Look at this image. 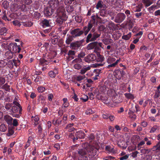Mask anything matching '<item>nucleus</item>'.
I'll return each mask as SVG.
<instances>
[{"instance_id":"20","label":"nucleus","mask_w":160,"mask_h":160,"mask_svg":"<svg viewBox=\"0 0 160 160\" xmlns=\"http://www.w3.org/2000/svg\"><path fill=\"white\" fill-rule=\"evenodd\" d=\"M97 56L96 60L97 62H101L104 60V58L103 56L100 55L99 53H97Z\"/></svg>"},{"instance_id":"41","label":"nucleus","mask_w":160,"mask_h":160,"mask_svg":"<svg viewBox=\"0 0 160 160\" xmlns=\"http://www.w3.org/2000/svg\"><path fill=\"white\" fill-rule=\"evenodd\" d=\"M158 127L157 125L154 126L152 128H151V130L150 131V132L154 133L156 130L158 128Z\"/></svg>"},{"instance_id":"22","label":"nucleus","mask_w":160,"mask_h":160,"mask_svg":"<svg viewBox=\"0 0 160 160\" xmlns=\"http://www.w3.org/2000/svg\"><path fill=\"white\" fill-rule=\"evenodd\" d=\"M75 54V52L74 51L72 50H69L68 52V55L69 56V59L70 60L74 58V56Z\"/></svg>"},{"instance_id":"37","label":"nucleus","mask_w":160,"mask_h":160,"mask_svg":"<svg viewBox=\"0 0 160 160\" xmlns=\"http://www.w3.org/2000/svg\"><path fill=\"white\" fill-rule=\"evenodd\" d=\"M12 23L15 26L20 27L22 25V22L18 20H16L13 21Z\"/></svg>"},{"instance_id":"63","label":"nucleus","mask_w":160,"mask_h":160,"mask_svg":"<svg viewBox=\"0 0 160 160\" xmlns=\"http://www.w3.org/2000/svg\"><path fill=\"white\" fill-rule=\"evenodd\" d=\"M5 82V79L2 78H0V85L3 84Z\"/></svg>"},{"instance_id":"33","label":"nucleus","mask_w":160,"mask_h":160,"mask_svg":"<svg viewBox=\"0 0 160 160\" xmlns=\"http://www.w3.org/2000/svg\"><path fill=\"white\" fill-rule=\"evenodd\" d=\"M131 32H129L127 35H123L122 37V38L125 40H128L131 38Z\"/></svg>"},{"instance_id":"6","label":"nucleus","mask_w":160,"mask_h":160,"mask_svg":"<svg viewBox=\"0 0 160 160\" xmlns=\"http://www.w3.org/2000/svg\"><path fill=\"white\" fill-rule=\"evenodd\" d=\"M82 59L80 58H76L73 60L72 63L75 64L74 65L75 69L77 70L81 69L82 67Z\"/></svg>"},{"instance_id":"36","label":"nucleus","mask_w":160,"mask_h":160,"mask_svg":"<svg viewBox=\"0 0 160 160\" xmlns=\"http://www.w3.org/2000/svg\"><path fill=\"white\" fill-rule=\"evenodd\" d=\"M32 120L35 121V125L38 124V122L39 120V118L38 116H35L34 117L33 116L32 117Z\"/></svg>"},{"instance_id":"53","label":"nucleus","mask_w":160,"mask_h":160,"mask_svg":"<svg viewBox=\"0 0 160 160\" xmlns=\"http://www.w3.org/2000/svg\"><path fill=\"white\" fill-rule=\"evenodd\" d=\"M129 155L127 154L119 158L120 160H127L129 157Z\"/></svg>"},{"instance_id":"19","label":"nucleus","mask_w":160,"mask_h":160,"mask_svg":"<svg viewBox=\"0 0 160 160\" xmlns=\"http://www.w3.org/2000/svg\"><path fill=\"white\" fill-rule=\"evenodd\" d=\"M80 46V44L78 42L72 43L70 44V47L72 49H75Z\"/></svg>"},{"instance_id":"64","label":"nucleus","mask_w":160,"mask_h":160,"mask_svg":"<svg viewBox=\"0 0 160 160\" xmlns=\"http://www.w3.org/2000/svg\"><path fill=\"white\" fill-rule=\"evenodd\" d=\"M114 158V157L111 156H108L104 160H112Z\"/></svg>"},{"instance_id":"3","label":"nucleus","mask_w":160,"mask_h":160,"mask_svg":"<svg viewBox=\"0 0 160 160\" xmlns=\"http://www.w3.org/2000/svg\"><path fill=\"white\" fill-rule=\"evenodd\" d=\"M120 60V58L117 60L116 61V59L115 58L109 56L107 59V62L109 64L107 66V68L109 69L111 68H114L119 63Z\"/></svg>"},{"instance_id":"29","label":"nucleus","mask_w":160,"mask_h":160,"mask_svg":"<svg viewBox=\"0 0 160 160\" xmlns=\"http://www.w3.org/2000/svg\"><path fill=\"white\" fill-rule=\"evenodd\" d=\"M102 42L105 45H108L112 42V40L111 39L107 38L103 39Z\"/></svg>"},{"instance_id":"26","label":"nucleus","mask_w":160,"mask_h":160,"mask_svg":"<svg viewBox=\"0 0 160 160\" xmlns=\"http://www.w3.org/2000/svg\"><path fill=\"white\" fill-rule=\"evenodd\" d=\"M85 78V76L84 75H79L76 77V79L77 81L81 83V82L82 80L84 79Z\"/></svg>"},{"instance_id":"17","label":"nucleus","mask_w":160,"mask_h":160,"mask_svg":"<svg viewBox=\"0 0 160 160\" xmlns=\"http://www.w3.org/2000/svg\"><path fill=\"white\" fill-rule=\"evenodd\" d=\"M5 56L7 59H11L13 57V52L11 50H8L5 53Z\"/></svg>"},{"instance_id":"39","label":"nucleus","mask_w":160,"mask_h":160,"mask_svg":"<svg viewBox=\"0 0 160 160\" xmlns=\"http://www.w3.org/2000/svg\"><path fill=\"white\" fill-rule=\"evenodd\" d=\"M61 122V120L59 119L55 120L54 119L53 120V124L54 125L57 124L58 125H60Z\"/></svg>"},{"instance_id":"47","label":"nucleus","mask_w":160,"mask_h":160,"mask_svg":"<svg viewBox=\"0 0 160 160\" xmlns=\"http://www.w3.org/2000/svg\"><path fill=\"white\" fill-rule=\"evenodd\" d=\"M2 5L3 7L5 9H6L8 7L9 3L7 1H4L3 2Z\"/></svg>"},{"instance_id":"43","label":"nucleus","mask_w":160,"mask_h":160,"mask_svg":"<svg viewBox=\"0 0 160 160\" xmlns=\"http://www.w3.org/2000/svg\"><path fill=\"white\" fill-rule=\"evenodd\" d=\"M83 32H84L85 35H86L90 30L87 27L85 26L83 27Z\"/></svg>"},{"instance_id":"42","label":"nucleus","mask_w":160,"mask_h":160,"mask_svg":"<svg viewBox=\"0 0 160 160\" xmlns=\"http://www.w3.org/2000/svg\"><path fill=\"white\" fill-rule=\"evenodd\" d=\"M12 61L15 66H17L20 64V61L18 58H17V59H13Z\"/></svg>"},{"instance_id":"46","label":"nucleus","mask_w":160,"mask_h":160,"mask_svg":"<svg viewBox=\"0 0 160 160\" xmlns=\"http://www.w3.org/2000/svg\"><path fill=\"white\" fill-rule=\"evenodd\" d=\"M10 86L6 84H5L2 87V89H5L6 91H9L10 90Z\"/></svg>"},{"instance_id":"30","label":"nucleus","mask_w":160,"mask_h":160,"mask_svg":"<svg viewBox=\"0 0 160 160\" xmlns=\"http://www.w3.org/2000/svg\"><path fill=\"white\" fill-rule=\"evenodd\" d=\"M136 146L134 144H132L129 146L128 148V149L129 152H131L132 151L135 150L136 149Z\"/></svg>"},{"instance_id":"40","label":"nucleus","mask_w":160,"mask_h":160,"mask_svg":"<svg viewBox=\"0 0 160 160\" xmlns=\"http://www.w3.org/2000/svg\"><path fill=\"white\" fill-rule=\"evenodd\" d=\"M23 25L25 27H31L32 24V23L31 22H23Z\"/></svg>"},{"instance_id":"55","label":"nucleus","mask_w":160,"mask_h":160,"mask_svg":"<svg viewBox=\"0 0 160 160\" xmlns=\"http://www.w3.org/2000/svg\"><path fill=\"white\" fill-rule=\"evenodd\" d=\"M53 97V94L52 93H49L48 96V98L49 101H51L52 100Z\"/></svg>"},{"instance_id":"62","label":"nucleus","mask_w":160,"mask_h":160,"mask_svg":"<svg viewBox=\"0 0 160 160\" xmlns=\"http://www.w3.org/2000/svg\"><path fill=\"white\" fill-rule=\"evenodd\" d=\"M157 5H155V4H154V5H152L148 9H149V10H154L155 8H157Z\"/></svg>"},{"instance_id":"16","label":"nucleus","mask_w":160,"mask_h":160,"mask_svg":"<svg viewBox=\"0 0 160 160\" xmlns=\"http://www.w3.org/2000/svg\"><path fill=\"white\" fill-rule=\"evenodd\" d=\"M51 3L52 4V6L53 8H57L58 7H59L58 8V9L59 7H62L61 5V3H59V2L58 0H52L51 1Z\"/></svg>"},{"instance_id":"34","label":"nucleus","mask_w":160,"mask_h":160,"mask_svg":"<svg viewBox=\"0 0 160 160\" xmlns=\"http://www.w3.org/2000/svg\"><path fill=\"white\" fill-rule=\"evenodd\" d=\"M160 97V92L159 90H157L156 91L153 98L155 100L158 99V98Z\"/></svg>"},{"instance_id":"24","label":"nucleus","mask_w":160,"mask_h":160,"mask_svg":"<svg viewBox=\"0 0 160 160\" xmlns=\"http://www.w3.org/2000/svg\"><path fill=\"white\" fill-rule=\"evenodd\" d=\"M42 26L43 28H45L50 26L49 21L46 19H44L42 21Z\"/></svg>"},{"instance_id":"44","label":"nucleus","mask_w":160,"mask_h":160,"mask_svg":"<svg viewBox=\"0 0 160 160\" xmlns=\"http://www.w3.org/2000/svg\"><path fill=\"white\" fill-rule=\"evenodd\" d=\"M103 65V64L102 63H95L91 64V67L92 68H95L98 67L99 66H102Z\"/></svg>"},{"instance_id":"5","label":"nucleus","mask_w":160,"mask_h":160,"mask_svg":"<svg viewBox=\"0 0 160 160\" xmlns=\"http://www.w3.org/2000/svg\"><path fill=\"white\" fill-rule=\"evenodd\" d=\"M8 47L13 53H19L21 50L20 45H18L16 43H10Z\"/></svg>"},{"instance_id":"45","label":"nucleus","mask_w":160,"mask_h":160,"mask_svg":"<svg viewBox=\"0 0 160 160\" xmlns=\"http://www.w3.org/2000/svg\"><path fill=\"white\" fill-rule=\"evenodd\" d=\"M14 127H16L18 125V120L16 119H13L12 121V124Z\"/></svg>"},{"instance_id":"58","label":"nucleus","mask_w":160,"mask_h":160,"mask_svg":"<svg viewBox=\"0 0 160 160\" xmlns=\"http://www.w3.org/2000/svg\"><path fill=\"white\" fill-rule=\"evenodd\" d=\"M102 43L101 42H97V50H99L100 49L99 48V47H100L102 48H103L102 47Z\"/></svg>"},{"instance_id":"51","label":"nucleus","mask_w":160,"mask_h":160,"mask_svg":"<svg viewBox=\"0 0 160 160\" xmlns=\"http://www.w3.org/2000/svg\"><path fill=\"white\" fill-rule=\"evenodd\" d=\"M145 142L144 141H142L140 143H139L137 146L138 150H139L141 148V146L145 144Z\"/></svg>"},{"instance_id":"4","label":"nucleus","mask_w":160,"mask_h":160,"mask_svg":"<svg viewBox=\"0 0 160 160\" xmlns=\"http://www.w3.org/2000/svg\"><path fill=\"white\" fill-rule=\"evenodd\" d=\"M100 36V34H99L96 32H95L92 33H90L88 35L86 38V42L88 43L90 42L95 41Z\"/></svg>"},{"instance_id":"32","label":"nucleus","mask_w":160,"mask_h":160,"mask_svg":"<svg viewBox=\"0 0 160 160\" xmlns=\"http://www.w3.org/2000/svg\"><path fill=\"white\" fill-rule=\"evenodd\" d=\"M95 21L94 19L91 20L88 23V25L87 27L90 30H91L92 28V27L93 24L95 23Z\"/></svg>"},{"instance_id":"7","label":"nucleus","mask_w":160,"mask_h":160,"mask_svg":"<svg viewBox=\"0 0 160 160\" xmlns=\"http://www.w3.org/2000/svg\"><path fill=\"white\" fill-rule=\"evenodd\" d=\"M70 32L71 34L74 38L80 36L83 33L82 30H80L78 28L71 30Z\"/></svg>"},{"instance_id":"28","label":"nucleus","mask_w":160,"mask_h":160,"mask_svg":"<svg viewBox=\"0 0 160 160\" xmlns=\"http://www.w3.org/2000/svg\"><path fill=\"white\" fill-rule=\"evenodd\" d=\"M124 95L125 97L128 99H133L135 98L133 95L130 93H125Z\"/></svg>"},{"instance_id":"61","label":"nucleus","mask_w":160,"mask_h":160,"mask_svg":"<svg viewBox=\"0 0 160 160\" xmlns=\"http://www.w3.org/2000/svg\"><path fill=\"white\" fill-rule=\"evenodd\" d=\"M58 42V38H55L52 40V42L53 44H55L57 43Z\"/></svg>"},{"instance_id":"27","label":"nucleus","mask_w":160,"mask_h":160,"mask_svg":"<svg viewBox=\"0 0 160 160\" xmlns=\"http://www.w3.org/2000/svg\"><path fill=\"white\" fill-rule=\"evenodd\" d=\"M103 2L101 1H99L96 5V8L97 9H100L103 7Z\"/></svg>"},{"instance_id":"9","label":"nucleus","mask_w":160,"mask_h":160,"mask_svg":"<svg viewBox=\"0 0 160 160\" xmlns=\"http://www.w3.org/2000/svg\"><path fill=\"white\" fill-rule=\"evenodd\" d=\"M96 56L94 54H91L88 55L84 58L85 62L89 63L91 62L94 61L96 59Z\"/></svg>"},{"instance_id":"49","label":"nucleus","mask_w":160,"mask_h":160,"mask_svg":"<svg viewBox=\"0 0 160 160\" xmlns=\"http://www.w3.org/2000/svg\"><path fill=\"white\" fill-rule=\"evenodd\" d=\"M94 112L93 111L91 108H88L87 109L86 112L87 114H91L94 113Z\"/></svg>"},{"instance_id":"38","label":"nucleus","mask_w":160,"mask_h":160,"mask_svg":"<svg viewBox=\"0 0 160 160\" xmlns=\"http://www.w3.org/2000/svg\"><path fill=\"white\" fill-rule=\"evenodd\" d=\"M143 2L146 7L149 6L152 3L149 0H143Z\"/></svg>"},{"instance_id":"50","label":"nucleus","mask_w":160,"mask_h":160,"mask_svg":"<svg viewBox=\"0 0 160 160\" xmlns=\"http://www.w3.org/2000/svg\"><path fill=\"white\" fill-rule=\"evenodd\" d=\"M48 61L43 59L40 60V63L42 65L47 64Z\"/></svg>"},{"instance_id":"60","label":"nucleus","mask_w":160,"mask_h":160,"mask_svg":"<svg viewBox=\"0 0 160 160\" xmlns=\"http://www.w3.org/2000/svg\"><path fill=\"white\" fill-rule=\"evenodd\" d=\"M108 118L109 119L110 121L112 122L114 120L115 117L114 115H109Z\"/></svg>"},{"instance_id":"13","label":"nucleus","mask_w":160,"mask_h":160,"mask_svg":"<svg viewBox=\"0 0 160 160\" xmlns=\"http://www.w3.org/2000/svg\"><path fill=\"white\" fill-rule=\"evenodd\" d=\"M134 112L135 110H132L131 108L129 109V111L128 112L129 117L133 121L135 120L136 118V116L134 114Z\"/></svg>"},{"instance_id":"31","label":"nucleus","mask_w":160,"mask_h":160,"mask_svg":"<svg viewBox=\"0 0 160 160\" xmlns=\"http://www.w3.org/2000/svg\"><path fill=\"white\" fill-rule=\"evenodd\" d=\"M7 130L6 125L4 124H2L0 125V131L2 132H5Z\"/></svg>"},{"instance_id":"23","label":"nucleus","mask_w":160,"mask_h":160,"mask_svg":"<svg viewBox=\"0 0 160 160\" xmlns=\"http://www.w3.org/2000/svg\"><path fill=\"white\" fill-rule=\"evenodd\" d=\"M73 124L71 123L68 124L66 127V129L68 130L69 132H71L74 130V128L72 127Z\"/></svg>"},{"instance_id":"57","label":"nucleus","mask_w":160,"mask_h":160,"mask_svg":"<svg viewBox=\"0 0 160 160\" xmlns=\"http://www.w3.org/2000/svg\"><path fill=\"white\" fill-rule=\"evenodd\" d=\"M38 132L39 135H41L42 130V128L40 125H39L38 127Z\"/></svg>"},{"instance_id":"14","label":"nucleus","mask_w":160,"mask_h":160,"mask_svg":"<svg viewBox=\"0 0 160 160\" xmlns=\"http://www.w3.org/2000/svg\"><path fill=\"white\" fill-rule=\"evenodd\" d=\"M97 42H91L88 44L87 46V48L88 50H90L95 49V50H97Z\"/></svg>"},{"instance_id":"1","label":"nucleus","mask_w":160,"mask_h":160,"mask_svg":"<svg viewBox=\"0 0 160 160\" xmlns=\"http://www.w3.org/2000/svg\"><path fill=\"white\" fill-rule=\"evenodd\" d=\"M57 18L56 19V22L58 23L61 24L63 21L66 20L67 19L64 7H61L57 9Z\"/></svg>"},{"instance_id":"56","label":"nucleus","mask_w":160,"mask_h":160,"mask_svg":"<svg viewBox=\"0 0 160 160\" xmlns=\"http://www.w3.org/2000/svg\"><path fill=\"white\" fill-rule=\"evenodd\" d=\"M85 55V53L83 52H81L78 55V58H83Z\"/></svg>"},{"instance_id":"25","label":"nucleus","mask_w":160,"mask_h":160,"mask_svg":"<svg viewBox=\"0 0 160 160\" xmlns=\"http://www.w3.org/2000/svg\"><path fill=\"white\" fill-rule=\"evenodd\" d=\"M74 38L72 36H68L66 39V42L68 45L73 40V38Z\"/></svg>"},{"instance_id":"11","label":"nucleus","mask_w":160,"mask_h":160,"mask_svg":"<svg viewBox=\"0 0 160 160\" xmlns=\"http://www.w3.org/2000/svg\"><path fill=\"white\" fill-rule=\"evenodd\" d=\"M125 18L126 16L125 14L123 13H121L117 15L116 18L118 21V22H120L123 21Z\"/></svg>"},{"instance_id":"35","label":"nucleus","mask_w":160,"mask_h":160,"mask_svg":"<svg viewBox=\"0 0 160 160\" xmlns=\"http://www.w3.org/2000/svg\"><path fill=\"white\" fill-rule=\"evenodd\" d=\"M8 31V29L5 28L3 27L1 28L0 29V34L1 35H4Z\"/></svg>"},{"instance_id":"54","label":"nucleus","mask_w":160,"mask_h":160,"mask_svg":"<svg viewBox=\"0 0 160 160\" xmlns=\"http://www.w3.org/2000/svg\"><path fill=\"white\" fill-rule=\"evenodd\" d=\"M138 153L139 152L137 151L133 152L132 153L131 157H132L133 158H135L137 156V155Z\"/></svg>"},{"instance_id":"21","label":"nucleus","mask_w":160,"mask_h":160,"mask_svg":"<svg viewBox=\"0 0 160 160\" xmlns=\"http://www.w3.org/2000/svg\"><path fill=\"white\" fill-rule=\"evenodd\" d=\"M91 68V67L89 66H85L83 67L80 70V73L82 74H84L87 71L89 70Z\"/></svg>"},{"instance_id":"59","label":"nucleus","mask_w":160,"mask_h":160,"mask_svg":"<svg viewBox=\"0 0 160 160\" xmlns=\"http://www.w3.org/2000/svg\"><path fill=\"white\" fill-rule=\"evenodd\" d=\"M49 75L51 78H54L55 76L56 75L52 71H50L48 73Z\"/></svg>"},{"instance_id":"52","label":"nucleus","mask_w":160,"mask_h":160,"mask_svg":"<svg viewBox=\"0 0 160 160\" xmlns=\"http://www.w3.org/2000/svg\"><path fill=\"white\" fill-rule=\"evenodd\" d=\"M38 91L40 92H43L45 90V88L42 87H39L38 88Z\"/></svg>"},{"instance_id":"18","label":"nucleus","mask_w":160,"mask_h":160,"mask_svg":"<svg viewBox=\"0 0 160 160\" xmlns=\"http://www.w3.org/2000/svg\"><path fill=\"white\" fill-rule=\"evenodd\" d=\"M52 10L51 8L46 9L44 11V15L47 17H49L52 14Z\"/></svg>"},{"instance_id":"10","label":"nucleus","mask_w":160,"mask_h":160,"mask_svg":"<svg viewBox=\"0 0 160 160\" xmlns=\"http://www.w3.org/2000/svg\"><path fill=\"white\" fill-rule=\"evenodd\" d=\"M107 28L110 30V32H113L115 30V25L112 22H109L107 25Z\"/></svg>"},{"instance_id":"8","label":"nucleus","mask_w":160,"mask_h":160,"mask_svg":"<svg viewBox=\"0 0 160 160\" xmlns=\"http://www.w3.org/2000/svg\"><path fill=\"white\" fill-rule=\"evenodd\" d=\"M85 134L84 132L81 131L76 132L75 134L76 137H74L73 139V141L75 142L78 138L82 139L85 137Z\"/></svg>"},{"instance_id":"15","label":"nucleus","mask_w":160,"mask_h":160,"mask_svg":"<svg viewBox=\"0 0 160 160\" xmlns=\"http://www.w3.org/2000/svg\"><path fill=\"white\" fill-rule=\"evenodd\" d=\"M4 119L9 125H11L12 124V118L8 115L4 116Z\"/></svg>"},{"instance_id":"2","label":"nucleus","mask_w":160,"mask_h":160,"mask_svg":"<svg viewBox=\"0 0 160 160\" xmlns=\"http://www.w3.org/2000/svg\"><path fill=\"white\" fill-rule=\"evenodd\" d=\"M87 151L85 149L79 150L78 153H73L72 158L74 160H88L87 156Z\"/></svg>"},{"instance_id":"12","label":"nucleus","mask_w":160,"mask_h":160,"mask_svg":"<svg viewBox=\"0 0 160 160\" xmlns=\"http://www.w3.org/2000/svg\"><path fill=\"white\" fill-rule=\"evenodd\" d=\"M12 111L13 113H17L18 112L20 114L21 113L22 108L21 107H19L13 106L12 108Z\"/></svg>"},{"instance_id":"48","label":"nucleus","mask_w":160,"mask_h":160,"mask_svg":"<svg viewBox=\"0 0 160 160\" xmlns=\"http://www.w3.org/2000/svg\"><path fill=\"white\" fill-rule=\"evenodd\" d=\"M14 133L13 130L12 129H9L8 132L7 133V135L8 136H10L12 135Z\"/></svg>"}]
</instances>
